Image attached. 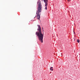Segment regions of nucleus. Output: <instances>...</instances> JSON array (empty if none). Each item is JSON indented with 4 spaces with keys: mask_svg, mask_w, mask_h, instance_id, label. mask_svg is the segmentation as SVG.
I'll return each mask as SVG.
<instances>
[{
    "mask_svg": "<svg viewBox=\"0 0 80 80\" xmlns=\"http://www.w3.org/2000/svg\"><path fill=\"white\" fill-rule=\"evenodd\" d=\"M38 32H36V35L38 37V38L41 43H43V34H42V31H41V28L40 25H38Z\"/></svg>",
    "mask_w": 80,
    "mask_h": 80,
    "instance_id": "1",
    "label": "nucleus"
},
{
    "mask_svg": "<svg viewBox=\"0 0 80 80\" xmlns=\"http://www.w3.org/2000/svg\"><path fill=\"white\" fill-rule=\"evenodd\" d=\"M44 1V2L45 3V10H47V5H48V0H43Z\"/></svg>",
    "mask_w": 80,
    "mask_h": 80,
    "instance_id": "3",
    "label": "nucleus"
},
{
    "mask_svg": "<svg viewBox=\"0 0 80 80\" xmlns=\"http://www.w3.org/2000/svg\"><path fill=\"white\" fill-rule=\"evenodd\" d=\"M51 69L52 70V68H51Z\"/></svg>",
    "mask_w": 80,
    "mask_h": 80,
    "instance_id": "9",
    "label": "nucleus"
},
{
    "mask_svg": "<svg viewBox=\"0 0 80 80\" xmlns=\"http://www.w3.org/2000/svg\"><path fill=\"white\" fill-rule=\"evenodd\" d=\"M74 33H75V32H74V31L73 32Z\"/></svg>",
    "mask_w": 80,
    "mask_h": 80,
    "instance_id": "8",
    "label": "nucleus"
},
{
    "mask_svg": "<svg viewBox=\"0 0 80 80\" xmlns=\"http://www.w3.org/2000/svg\"><path fill=\"white\" fill-rule=\"evenodd\" d=\"M42 32H43V28H42Z\"/></svg>",
    "mask_w": 80,
    "mask_h": 80,
    "instance_id": "6",
    "label": "nucleus"
},
{
    "mask_svg": "<svg viewBox=\"0 0 80 80\" xmlns=\"http://www.w3.org/2000/svg\"><path fill=\"white\" fill-rule=\"evenodd\" d=\"M77 42L78 43H79L80 40L79 39H77Z\"/></svg>",
    "mask_w": 80,
    "mask_h": 80,
    "instance_id": "5",
    "label": "nucleus"
},
{
    "mask_svg": "<svg viewBox=\"0 0 80 80\" xmlns=\"http://www.w3.org/2000/svg\"><path fill=\"white\" fill-rule=\"evenodd\" d=\"M38 3V13L37 12V18L38 20H40V13L42 12V3L40 1H39Z\"/></svg>",
    "mask_w": 80,
    "mask_h": 80,
    "instance_id": "2",
    "label": "nucleus"
},
{
    "mask_svg": "<svg viewBox=\"0 0 80 80\" xmlns=\"http://www.w3.org/2000/svg\"><path fill=\"white\" fill-rule=\"evenodd\" d=\"M51 68H53V67H51V68H50V70H51V71H53V69H51Z\"/></svg>",
    "mask_w": 80,
    "mask_h": 80,
    "instance_id": "4",
    "label": "nucleus"
},
{
    "mask_svg": "<svg viewBox=\"0 0 80 80\" xmlns=\"http://www.w3.org/2000/svg\"><path fill=\"white\" fill-rule=\"evenodd\" d=\"M70 1V0H68V2H69Z\"/></svg>",
    "mask_w": 80,
    "mask_h": 80,
    "instance_id": "7",
    "label": "nucleus"
}]
</instances>
